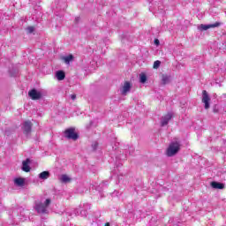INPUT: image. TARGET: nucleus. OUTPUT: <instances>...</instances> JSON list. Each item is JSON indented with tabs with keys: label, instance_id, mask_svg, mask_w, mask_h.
<instances>
[{
	"label": "nucleus",
	"instance_id": "27",
	"mask_svg": "<svg viewBox=\"0 0 226 226\" xmlns=\"http://www.w3.org/2000/svg\"><path fill=\"white\" fill-rule=\"evenodd\" d=\"M75 20H76V22H79V20H80V18L78 17V18L75 19Z\"/></svg>",
	"mask_w": 226,
	"mask_h": 226
},
{
	"label": "nucleus",
	"instance_id": "15",
	"mask_svg": "<svg viewBox=\"0 0 226 226\" xmlns=\"http://www.w3.org/2000/svg\"><path fill=\"white\" fill-rule=\"evenodd\" d=\"M50 177V172L49 171H42L41 173L39 174V179H49Z\"/></svg>",
	"mask_w": 226,
	"mask_h": 226
},
{
	"label": "nucleus",
	"instance_id": "9",
	"mask_svg": "<svg viewBox=\"0 0 226 226\" xmlns=\"http://www.w3.org/2000/svg\"><path fill=\"white\" fill-rule=\"evenodd\" d=\"M31 163V159L26 158L25 161L22 162V167L21 170L23 172H31V166L29 164Z\"/></svg>",
	"mask_w": 226,
	"mask_h": 226
},
{
	"label": "nucleus",
	"instance_id": "3",
	"mask_svg": "<svg viewBox=\"0 0 226 226\" xmlns=\"http://www.w3.org/2000/svg\"><path fill=\"white\" fill-rule=\"evenodd\" d=\"M89 209H91V205H89V203L81 204L79 205V208H77L74 211V214L78 216L79 215H80V216H87V211H89Z\"/></svg>",
	"mask_w": 226,
	"mask_h": 226
},
{
	"label": "nucleus",
	"instance_id": "11",
	"mask_svg": "<svg viewBox=\"0 0 226 226\" xmlns=\"http://www.w3.org/2000/svg\"><path fill=\"white\" fill-rule=\"evenodd\" d=\"M132 89V83L130 81H125L123 87L122 94L126 95L127 93H130Z\"/></svg>",
	"mask_w": 226,
	"mask_h": 226
},
{
	"label": "nucleus",
	"instance_id": "4",
	"mask_svg": "<svg viewBox=\"0 0 226 226\" xmlns=\"http://www.w3.org/2000/svg\"><path fill=\"white\" fill-rule=\"evenodd\" d=\"M64 137L68 140H78L79 133L75 132V128L71 127L64 131Z\"/></svg>",
	"mask_w": 226,
	"mask_h": 226
},
{
	"label": "nucleus",
	"instance_id": "29",
	"mask_svg": "<svg viewBox=\"0 0 226 226\" xmlns=\"http://www.w3.org/2000/svg\"><path fill=\"white\" fill-rule=\"evenodd\" d=\"M95 190H98L100 192V186L96 187Z\"/></svg>",
	"mask_w": 226,
	"mask_h": 226
},
{
	"label": "nucleus",
	"instance_id": "21",
	"mask_svg": "<svg viewBox=\"0 0 226 226\" xmlns=\"http://www.w3.org/2000/svg\"><path fill=\"white\" fill-rule=\"evenodd\" d=\"M26 31H28V33H34V26H28L27 28H26Z\"/></svg>",
	"mask_w": 226,
	"mask_h": 226
},
{
	"label": "nucleus",
	"instance_id": "1",
	"mask_svg": "<svg viewBox=\"0 0 226 226\" xmlns=\"http://www.w3.org/2000/svg\"><path fill=\"white\" fill-rule=\"evenodd\" d=\"M181 151V141H171L167 148L166 154L169 157L176 156Z\"/></svg>",
	"mask_w": 226,
	"mask_h": 226
},
{
	"label": "nucleus",
	"instance_id": "14",
	"mask_svg": "<svg viewBox=\"0 0 226 226\" xmlns=\"http://www.w3.org/2000/svg\"><path fill=\"white\" fill-rule=\"evenodd\" d=\"M14 183L17 186H24L26 185V178H23V177L15 178Z\"/></svg>",
	"mask_w": 226,
	"mask_h": 226
},
{
	"label": "nucleus",
	"instance_id": "16",
	"mask_svg": "<svg viewBox=\"0 0 226 226\" xmlns=\"http://www.w3.org/2000/svg\"><path fill=\"white\" fill-rule=\"evenodd\" d=\"M147 81V76L146 75V73L139 74L140 84H146Z\"/></svg>",
	"mask_w": 226,
	"mask_h": 226
},
{
	"label": "nucleus",
	"instance_id": "12",
	"mask_svg": "<svg viewBox=\"0 0 226 226\" xmlns=\"http://www.w3.org/2000/svg\"><path fill=\"white\" fill-rule=\"evenodd\" d=\"M210 185L215 190H223V188H225V185L223 183L216 181L211 182Z\"/></svg>",
	"mask_w": 226,
	"mask_h": 226
},
{
	"label": "nucleus",
	"instance_id": "13",
	"mask_svg": "<svg viewBox=\"0 0 226 226\" xmlns=\"http://www.w3.org/2000/svg\"><path fill=\"white\" fill-rule=\"evenodd\" d=\"M56 77L57 80H64V79L66 78V73H64V71H57L56 72Z\"/></svg>",
	"mask_w": 226,
	"mask_h": 226
},
{
	"label": "nucleus",
	"instance_id": "23",
	"mask_svg": "<svg viewBox=\"0 0 226 226\" xmlns=\"http://www.w3.org/2000/svg\"><path fill=\"white\" fill-rule=\"evenodd\" d=\"M154 43L158 47V45H160V40L154 39Z\"/></svg>",
	"mask_w": 226,
	"mask_h": 226
},
{
	"label": "nucleus",
	"instance_id": "28",
	"mask_svg": "<svg viewBox=\"0 0 226 226\" xmlns=\"http://www.w3.org/2000/svg\"><path fill=\"white\" fill-rule=\"evenodd\" d=\"M104 226H110V223L106 222Z\"/></svg>",
	"mask_w": 226,
	"mask_h": 226
},
{
	"label": "nucleus",
	"instance_id": "30",
	"mask_svg": "<svg viewBox=\"0 0 226 226\" xmlns=\"http://www.w3.org/2000/svg\"><path fill=\"white\" fill-rule=\"evenodd\" d=\"M160 13H163V10H161V11H160Z\"/></svg>",
	"mask_w": 226,
	"mask_h": 226
},
{
	"label": "nucleus",
	"instance_id": "7",
	"mask_svg": "<svg viewBox=\"0 0 226 226\" xmlns=\"http://www.w3.org/2000/svg\"><path fill=\"white\" fill-rule=\"evenodd\" d=\"M220 26H222L221 22H215L214 24H208V25L201 24L200 26V31H207V29H213L215 27H220Z\"/></svg>",
	"mask_w": 226,
	"mask_h": 226
},
{
	"label": "nucleus",
	"instance_id": "8",
	"mask_svg": "<svg viewBox=\"0 0 226 226\" xmlns=\"http://www.w3.org/2000/svg\"><path fill=\"white\" fill-rule=\"evenodd\" d=\"M28 96L31 98V100H41L42 95L41 92H38V90L34 88L28 92Z\"/></svg>",
	"mask_w": 226,
	"mask_h": 226
},
{
	"label": "nucleus",
	"instance_id": "20",
	"mask_svg": "<svg viewBox=\"0 0 226 226\" xmlns=\"http://www.w3.org/2000/svg\"><path fill=\"white\" fill-rule=\"evenodd\" d=\"M162 64V62L160 61V60H157V61H154V66H153V68L154 69V70H157V68H160V65Z\"/></svg>",
	"mask_w": 226,
	"mask_h": 226
},
{
	"label": "nucleus",
	"instance_id": "18",
	"mask_svg": "<svg viewBox=\"0 0 226 226\" xmlns=\"http://www.w3.org/2000/svg\"><path fill=\"white\" fill-rule=\"evenodd\" d=\"M64 61L66 64H70L71 61H73V55H69L64 57Z\"/></svg>",
	"mask_w": 226,
	"mask_h": 226
},
{
	"label": "nucleus",
	"instance_id": "6",
	"mask_svg": "<svg viewBox=\"0 0 226 226\" xmlns=\"http://www.w3.org/2000/svg\"><path fill=\"white\" fill-rule=\"evenodd\" d=\"M33 130V123L30 120H26L22 124V131L25 135H29Z\"/></svg>",
	"mask_w": 226,
	"mask_h": 226
},
{
	"label": "nucleus",
	"instance_id": "2",
	"mask_svg": "<svg viewBox=\"0 0 226 226\" xmlns=\"http://www.w3.org/2000/svg\"><path fill=\"white\" fill-rule=\"evenodd\" d=\"M52 203V200L47 199L44 203L35 201L34 209L39 215H47L49 213V210H47V207L50 206Z\"/></svg>",
	"mask_w": 226,
	"mask_h": 226
},
{
	"label": "nucleus",
	"instance_id": "24",
	"mask_svg": "<svg viewBox=\"0 0 226 226\" xmlns=\"http://www.w3.org/2000/svg\"><path fill=\"white\" fill-rule=\"evenodd\" d=\"M213 112H218V105H214Z\"/></svg>",
	"mask_w": 226,
	"mask_h": 226
},
{
	"label": "nucleus",
	"instance_id": "25",
	"mask_svg": "<svg viewBox=\"0 0 226 226\" xmlns=\"http://www.w3.org/2000/svg\"><path fill=\"white\" fill-rule=\"evenodd\" d=\"M71 99L72 100H76L77 99V95L76 94H71Z\"/></svg>",
	"mask_w": 226,
	"mask_h": 226
},
{
	"label": "nucleus",
	"instance_id": "10",
	"mask_svg": "<svg viewBox=\"0 0 226 226\" xmlns=\"http://www.w3.org/2000/svg\"><path fill=\"white\" fill-rule=\"evenodd\" d=\"M170 119H172V113L166 114L161 118V126H167Z\"/></svg>",
	"mask_w": 226,
	"mask_h": 226
},
{
	"label": "nucleus",
	"instance_id": "5",
	"mask_svg": "<svg viewBox=\"0 0 226 226\" xmlns=\"http://www.w3.org/2000/svg\"><path fill=\"white\" fill-rule=\"evenodd\" d=\"M202 103H204V109L207 110L209 107H211L210 102H211V97H209V94H207V91L203 90L202 92V99H201Z\"/></svg>",
	"mask_w": 226,
	"mask_h": 226
},
{
	"label": "nucleus",
	"instance_id": "31",
	"mask_svg": "<svg viewBox=\"0 0 226 226\" xmlns=\"http://www.w3.org/2000/svg\"><path fill=\"white\" fill-rule=\"evenodd\" d=\"M119 181H121V177H118V183H119Z\"/></svg>",
	"mask_w": 226,
	"mask_h": 226
},
{
	"label": "nucleus",
	"instance_id": "17",
	"mask_svg": "<svg viewBox=\"0 0 226 226\" xmlns=\"http://www.w3.org/2000/svg\"><path fill=\"white\" fill-rule=\"evenodd\" d=\"M60 181L61 183H70V181H72V178H70V177H68L67 175H62L60 177Z\"/></svg>",
	"mask_w": 226,
	"mask_h": 226
},
{
	"label": "nucleus",
	"instance_id": "26",
	"mask_svg": "<svg viewBox=\"0 0 226 226\" xmlns=\"http://www.w3.org/2000/svg\"><path fill=\"white\" fill-rule=\"evenodd\" d=\"M17 75V72L11 73V77H15Z\"/></svg>",
	"mask_w": 226,
	"mask_h": 226
},
{
	"label": "nucleus",
	"instance_id": "19",
	"mask_svg": "<svg viewBox=\"0 0 226 226\" xmlns=\"http://www.w3.org/2000/svg\"><path fill=\"white\" fill-rule=\"evenodd\" d=\"M170 79H169V76H162V86H166V84H169Z\"/></svg>",
	"mask_w": 226,
	"mask_h": 226
},
{
	"label": "nucleus",
	"instance_id": "22",
	"mask_svg": "<svg viewBox=\"0 0 226 226\" xmlns=\"http://www.w3.org/2000/svg\"><path fill=\"white\" fill-rule=\"evenodd\" d=\"M92 147H93L94 151H96V149L98 147V142H94V144H92Z\"/></svg>",
	"mask_w": 226,
	"mask_h": 226
}]
</instances>
